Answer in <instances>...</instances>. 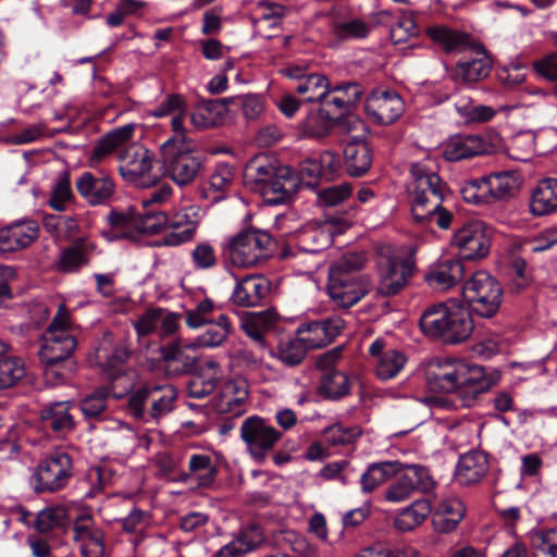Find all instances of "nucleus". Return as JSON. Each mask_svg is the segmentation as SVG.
Listing matches in <instances>:
<instances>
[{"mask_svg":"<svg viewBox=\"0 0 557 557\" xmlns=\"http://www.w3.org/2000/svg\"><path fill=\"white\" fill-rule=\"evenodd\" d=\"M161 153L165 173L178 186L190 185L202 170L201 160L194 153V145L174 147L171 141H165Z\"/></svg>","mask_w":557,"mask_h":557,"instance_id":"7","label":"nucleus"},{"mask_svg":"<svg viewBox=\"0 0 557 557\" xmlns=\"http://www.w3.org/2000/svg\"><path fill=\"white\" fill-rule=\"evenodd\" d=\"M488 470L487 457L482 451H470L460 457L455 478L461 485L480 482Z\"/></svg>","mask_w":557,"mask_h":557,"instance_id":"31","label":"nucleus"},{"mask_svg":"<svg viewBox=\"0 0 557 557\" xmlns=\"http://www.w3.org/2000/svg\"><path fill=\"white\" fill-rule=\"evenodd\" d=\"M371 29V24L362 18L354 17L334 23L332 33L338 40L349 41L367 38Z\"/></svg>","mask_w":557,"mask_h":557,"instance_id":"49","label":"nucleus"},{"mask_svg":"<svg viewBox=\"0 0 557 557\" xmlns=\"http://www.w3.org/2000/svg\"><path fill=\"white\" fill-rule=\"evenodd\" d=\"M176 397L177 393L173 385L150 387L151 417L160 419L171 412Z\"/></svg>","mask_w":557,"mask_h":557,"instance_id":"48","label":"nucleus"},{"mask_svg":"<svg viewBox=\"0 0 557 557\" xmlns=\"http://www.w3.org/2000/svg\"><path fill=\"white\" fill-rule=\"evenodd\" d=\"M369 354L373 359L374 373L382 381L397 376L407 362L403 351L388 348L382 338L375 339L370 345Z\"/></svg>","mask_w":557,"mask_h":557,"instance_id":"16","label":"nucleus"},{"mask_svg":"<svg viewBox=\"0 0 557 557\" xmlns=\"http://www.w3.org/2000/svg\"><path fill=\"white\" fill-rule=\"evenodd\" d=\"M307 350L299 337L281 341L275 350L269 349L273 357L287 367L300 364L307 355Z\"/></svg>","mask_w":557,"mask_h":557,"instance_id":"47","label":"nucleus"},{"mask_svg":"<svg viewBox=\"0 0 557 557\" xmlns=\"http://www.w3.org/2000/svg\"><path fill=\"white\" fill-rule=\"evenodd\" d=\"M38 236L35 222H17L0 230V251L13 252L28 247Z\"/></svg>","mask_w":557,"mask_h":557,"instance_id":"25","label":"nucleus"},{"mask_svg":"<svg viewBox=\"0 0 557 557\" xmlns=\"http://www.w3.org/2000/svg\"><path fill=\"white\" fill-rule=\"evenodd\" d=\"M465 275V268L460 260L449 259L440 263L425 275L430 286L446 290L458 284Z\"/></svg>","mask_w":557,"mask_h":557,"instance_id":"32","label":"nucleus"},{"mask_svg":"<svg viewBox=\"0 0 557 557\" xmlns=\"http://www.w3.org/2000/svg\"><path fill=\"white\" fill-rule=\"evenodd\" d=\"M319 389L326 398H341L349 393V379L342 371H329L322 374Z\"/></svg>","mask_w":557,"mask_h":557,"instance_id":"50","label":"nucleus"},{"mask_svg":"<svg viewBox=\"0 0 557 557\" xmlns=\"http://www.w3.org/2000/svg\"><path fill=\"white\" fill-rule=\"evenodd\" d=\"M73 329L71 311L62 302L40 337L39 357L46 364L47 375L54 372V366L67 360L76 349L77 339Z\"/></svg>","mask_w":557,"mask_h":557,"instance_id":"4","label":"nucleus"},{"mask_svg":"<svg viewBox=\"0 0 557 557\" xmlns=\"http://www.w3.org/2000/svg\"><path fill=\"white\" fill-rule=\"evenodd\" d=\"M297 189L296 178L292 176L286 166L278 170L265 185L257 191L269 205H278L287 201Z\"/></svg>","mask_w":557,"mask_h":557,"instance_id":"27","label":"nucleus"},{"mask_svg":"<svg viewBox=\"0 0 557 557\" xmlns=\"http://www.w3.org/2000/svg\"><path fill=\"white\" fill-rule=\"evenodd\" d=\"M129 357V349L126 343L116 339L111 332H104L97 347L94 359L97 366L102 369H114L123 364Z\"/></svg>","mask_w":557,"mask_h":557,"instance_id":"21","label":"nucleus"},{"mask_svg":"<svg viewBox=\"0 0 557 557\" xmlns=\"http://www.w3.org/2000/svg\"><path fill=\"white\" fill-rule=\"evenodd\" d=\"M95 248V244L85 238L76 240L61 252L57 263L58 269L62 272L78 271L89 263V256Z\"/></svg>","mask_w":557,"mask_h":557,"instance_id":"35","label":"nucleus"},{"mask_svg":"<svg viewBox=\"0 0 557 557\" xmlns=\"http://www.w3.org/2000/svg\"><path fill=\"white\" fill-rule=\"evenodd\" d=\"M269 349V345L244 344L234 352L233 358L237 366L257 370L263 364L265 351Z\"/></svg>","mask_w":557,"mask_h":557,"instance_id":"53","label":"nucleus"},{"mask_svg":"<svg viewBox=\"0 0 557 557\" xmlns=\"http://www.w3.org/2000/svg\"><path fill=\"white\" fill-rule=\"evenodd\" d=\"M114 471L107 465L95 466L87 470L85 479L90 486L88 495L95 496L113 482Z\"/></svg>","mask_w":557,"mask_h":557,"instance_id":"58","label":"nucleus"},{"mask_svg":"<svg viewBox=\"0 0 557 557\" xmlns=\"http://www.w3.org/2000/svg\"><path fill=\"white\" fill-rule=\"evenodd\" d=\"M120 525L136 547L147 537L148 530L152 525V515L147 510L133 508L125 518L120 520Z\"/></svg>","mask_w":557,"mask_h":557,"instance_id":"39","label":"nucleus"},{"mask_svg":"<svg viewBox=\"0 0 557 557\" xmlns=\"http://www.w3.org/2000/svg\"><path fill=\"white\" fill-rule=\"evenodd\" d=\"M215 310L214 302L206 298L197 304L194 309L186 311V324L191 329H198L206 324L212 323L213 312Z\"/></svg>","mask_w":557,"mask_h":557,"instance_id":"60","label":"nucleus"},{"mask_svg":"<svg viewBox=\"0 0 557 557\" xmlns=\"http://www.w3.org/2000/svg\"><path fill=\"white\" fill-rule=\"evenodd\" d=\"M425 380L434 392L456 393L465 407L474 406L478 397L491 387L483 368L460 360H431L425 368Z\"/></svg>","mask_w":557,"mask_h":557,"instance_id":"1","label":"nucleus"},{"mask_svg":"<svg viewBox=\"0 0 557 557\" xmlns=\"http://www.w3.org/2000/svg\"><path fill=\"white\" fill-rule=\"evenodd\" d=\"M170 216L168 227L172 231L168 233L163 243L165 246H180L190 242L198 228V214L195 208L189 207L174 212Z\"/></svg>","mask_w":557,"mask_h":557,"instance_id":"20","label":"nucleus"},{"mask_svg":"<svg viewBox=\"0 0 557 557\" xmlns=\"http://www.w3.org/2000/svg\"><path fill=\"white\" fill-rule=\"evenodd\" d=\"M109 391L107 387L97 388L86 396L81 404L82 412L86 418H100L107 410Z\"/></svg>","mask_w":557,"mask_h":557,"instance_id":"56","label":"nucleus"},{"mask_svg":"<svg viewBox=\"0 0 557 557\" xmlns=\"http://www.w3.org/2000/svg\"><path fill=\"white\" fill-rule=\"evenodd\" d=\"M221 379V371L215 361H209L199 373L193 375L187 384L188 395L201 399L210 395Z\"/></svg>","mask_w":557,"mask_h":557,"instance_id":"33","label":"nucleus"},{"mask_svg":"<svg viewBox=\"0 0 557 557\" xmlns=\"http://www.w3.org/2000/svg\"><path fill=\"white\" fill-rule=\"evenodd\" d=\"M492 69V61L483 49H476L474 55L459 61L451 77L455 82L460 83H476L490 74Z\"/></svg>","mask_w":557,"mask_h":557,"instance_id":"26","label":"nucleus"},{"mask_svg":"<svg viewBox=\"0 0 557 557\" xmlns=\"http://www.w3.org/2000/svg\"><path fill=\"white\" fill-rule=\"evenodd\" d=\"M454 306L440 302L429 306L420 318L421 331L429 337L438 339L442 329L450 314Z\"/></svg>","mask_w":557,"mask_h":557,"instance_id":"41","label":"nucleus"},{"mask_svg":"<svg viewBox=\"0 0 557 557\" xmlns=\"http://www.w3.org/2000/svg\"><path fill=\"white\" fill-rule=\"evenodd\" d=\"M134 124L117 127L98 139L88 157L91 168L107 160L115 150L132 140L134 136Z\"/></svg>","mask_w":557,"mask_h":557,"instance_id":"23","label":"nucleus"},{"mask_svg":"<svg viewBox=\"0 0 557 557\" xmlns=\"http://www.w3.org/2000/svg\"><path fill=\"white\" fill-rule=\"evenodd\" d=\"M119 160L121 162L119 172L125 181L137 183L147 177V182L144 181L143 184L148 183L149 172L152 168V157L149 150L133 145L119 153Z\"/></svg>","mask_w":557,"mask_h":557,"instance_id":"17","label":"nucleus"},{"mask_svg":"<svg viewBox=\"0 0 557 557\" xmlns=\"http://www.w3.org/2000/svg\"><path fill=\"white\" fill-rule=\"evenodd\" d=\"M530 212L533 216H545L557 212V178H544L531 193Z\"/></svg>","mask_w":557,"mask_h":557,"instance_id":"30","label":"nucleus"},{"mask_svg":"<svg viewBox=\"0 0 557 557\" xmlns=\"http://www.w3.org/2000/svg\"><path fill=\"white\" fill-rule=\"evenodd\" d=\"M224 106L218 100L197 103L190 113L191 125L199 131L214 127L222 123Z\"/></svg>","mask_w":557,"mask_h":557,"instance_id":"40","label":"nucleus"},{"mask_svg":"<svg viewBox=\"0 0 557 557\" xmlns=\"http://www.w3.org/2000/svg\"><path fill=\"white\" fill-rule=\"evenodd\" d=\"M270 292L269 281L261 275H247L235 286L232 301L239 307H256Z\"/></svg>","mask_w":557,"mask_h":557,"instance_id":"24","label":"nucleus"},{"mask_svg":"<svg viewBox=\"0 0 557 557\" xmlns=\"http://www.w3.org/2000/svg\"><path fill=\"white\" fill-rule=\"evenodd\" d=\"M283 166L277 165L275 160L267 156H259L251 159L244 170V184L251 191L257 193L273 176L278 173Z\"/></svg>","mask_w":557,"mask_h":557,"instance_id":"29","label":"nucleus"},{"mask_svg":"<svg viewBox=\"0 0 557 557\" xmlns=\"http://www.w3.org/2000/svg\"><path fill=\"white\" fill-rule=\"evenodd\" d=\"M295 91L307 102L321 101L329 91V81L320 73H310L294 86Z\"/></svg>","mask_w":557,"mask_h":557,"instance_id":"45","label":"nucleus"},{"mask_svg":"<svg viewBox=\"0 0 557 557\" xmlns=\"http://www.w3.org/2000/svg\"><path fill=\"white\" fill-rule=\"evenodd\" d=\"M246 397L247 391L244 387V383L226 382L221 392L220 409L222 411H231L233 407L239 406Z\"/></svg>","mask_w":557,"mask_h":557,"instance_id":"63","label":"nucleus"},{"mask_svg":"<svg viewBox=\"0 0 557 557\" xmlns=\"http://www.w3.org/2000/svg\"><path fill=\"white\" fill-rule=\"evenodd\" d=\"M364 110L373 123L389 125L403 115L405 102L394 90L376 89L367 97Z\"/></svg>","mask_w":557,"mask_h":557,"instance_id":"12","label":"nucleus"},{"mask_svg":"<svg viewBox=\"0 0 557 557\" xmlns=\"http://www.w3.org/2000/svg\"><path fill=\"white\" fill-rule=\"evenodd\" d=\"M492 145L480 135L455 136L443 147V156L447 161L456 162L463 159L488 153Z\"/></svg>","mask_w":557,"mask_h":557,"instance_id":"19","label":"nucleus"},{"mask_svg":"<svg viewBox=\"0 0 557 557\" xmlns=\"http://www.w3.org/2000/svg\"><path fill=\"white\" fill-rule=\"evenodd\" d=\"M531 547L534 557H557V528L533 532Z\"/></svg>","mask_w":557,"mask_h":557,"instance_id":"54","label":"nucleus"},{"mask_svg":"<svg viewBox=\"0 0 557 557\" xmlns=\"http://www.w3.org/2000/svg\"><path fill=\"white\" fill-rule=\"evenodd\" d=\"M490 203L506 201L513 198L519 190L517 176L511 172H499L484 176Z\"/></svg>","mask_w":557,"mask_h":557,"instance_id":"34","label":"nucleus"},{"mask_svg":"<svg viewBox=\"0 0 557 557\" xmlns=\"http://www.w3.org/2000/svg\"><path fill=\"white\" fill-rule=\"evenodd\" d=\"M345 322L339 317L301 324L297 335L307 349H315L331 344L343 331Z\"/></svg>","mask_w":557,"mask_h":557,"instance_id":"15","label":"nucleus"},{"mask_svg":"<svg viewBox=\"0 0 557 557\" xmlns=\"http://www.w3.org/2000/svg\"><path fill=\"white\" fill-rule=\"evenodd\" d=\"M364 262L363 252L348 251L331 264L327 292L336 306L350 308L369 294L370 284L356 274Z\"/></svg>","mask_w":557,"mask_h":557,"instance_id":"2","label":"nucleus"},{"mask_svg":"<svg viewBox=\"0 0 557 557\" xmlns=\"http://www.w3.org/2000/svg\"><path fill=\"white\" fill-rule=\"evenodd\" d=\"M26 374V366L22 358L5 356L0 359V389L15 386Z\"/></svg>","mask_w":557,"mask_h":557,"instance_id":"51","label":"nucleus"},{"mask_svg":"<svg viewBox=\"0 0 557 557\" xmlns=\"http://www.w3.org/2000/svg\"><path fill=\"white\" fill-rule=\"evenodd\" d=\"M69 410V401H57L45 406L40 412L45 428L55 433H67L72 431L74 421Z\"/></svg>","mask_w":557,"mask_h":557,"instance_id":"38","label":"nucleus"},{"mask_svg":"<svg viewBox=\"0 0 557 557\" xmlns=\"http://www.w3.org/2000/svg\"><path fill=\"white\" fill-rule=\"evenodd\" d=\"M401 469V462L384 461L369 466L361 476V486L364 492H372L377 486L396 475Z\"/></svg>","mask_w":557,"mask_h":557,"instance_id":"43","label":"nucleus"},{"mask_svg":"<svg viewBox=\"0 0 557 557\" xmlns=\"http://www.w3.org/2000/svg\"><path fill=\"white\" fill-rule=\"evenodd\" d=\"M431 512L432 506L429 500H417L397 515L394 525L401 532L412 531L422 524Z\"/></svg>","mask_w":557,"mask_h":557,"instance_id":"42","label":"nucleus"},{"mask_svg":"<svg viewBox=\"0 0 557 557\" xmlns=\"http://www.w3.org/2000/svg\"><path fill=\"white\" fill-rule=\"evenodd\" d=\"M283 433L271 425L265 419L251 416L240 425V438L251 458L263 462L268 454L282 440Z\"/></svg>","mask_w":557,"mask_h":557,"instance_id":"9","label":"nucleus"},{"mask_svg":"<svg viewBox=\"0 0 557 557\" xmlns=\"http://www.w3.org/2000/svg\"><path fill=\"white\" fill-rule=\"evenodd\" d=\"M414 260L411 257L381 253L377 260L379 285L377 292L383 296L398 294L408 283L414 271Z\"/></svg>","mask_w":557,"mask_h":557,"instance_id":"11","label":"nucleus"},{"mask_svg":"<svg viewBox=\"0 0 557 557\" xmlns=\"http://www.w3.org/2000/svg\"><path fill=\"white\" fill-rule=\"evenodd\" d=\"M361 89L358 84H347L333 89L327 104H333L339 111L347 110L360 98Z\"/></svg>","mask_w":557,"mask_h":557,"instance_id":"59","label":"nucleus"},{"mask_svg":"<svg viewBox=\"0 0 557 557\" xmlns=\"http://www.w3.org/2000/svg\"><path fill=\"white\" fill-rule=\"evenodd\" d=\"M44 230L57 239L67 240L79 231L78 221L63 214H46L42 218Z\"/></svg>","mask_w":557,"mask_h":557,"instance_id":"44","label":"nucleus"},{"mask_svg":"<svg viewBox=\"0 0 557 557\" xmlns=\"http://www.w3.org/2000/svg\"><path fill=\"white\" fill-rule=\"evenodd\" d=\"M347 173L359 177L364 175L372 164V152L364 141H350L344 149Z\"/></svg>","mask_w":557,"mask_h":557,"instance_id":"36","label":"nucleus"},{"mask_svg":"<svg viewBox=\"0 0 557 557\" xmlns=\"http://www.w3.org/2000/svg\"><path fill=\"white\" fill-rule=\"evenodd\" d=\"M324 435L330 445H349L361 435V429L358 425L346 426L336 423L325 429Z\"/></svg>","mask_w":557,"mask_h":557,"instance_id":"57","label":"nucleus"},{"mask_svg":"<svg viewBox=\"0 0 557 557\" xmlns=\"http://www.w3.org/2000/svg\"><path fill=\"white\" fill-rule=\"evenodd\" d=\"M428 36L447 53L463 51L470 47V36L445 25L432 26L426 29Z\"/></svg>","mask_w":557,"mask_h":557,"instance_id":"37","label":"nucleus"},{"mask_svg":"<svg viewBox=\"0 0 557 557\" xmlns=\"http://www.w3.org/2000/svg\"><path fill=\"white\" fill-rule=\"evenodd\" d=\"M232 332V323L226 314H220L207 329L206 332L196 338L198 347H216L222 345Z\"/></svg>","mask_w":557,"mask_h":557,"instance_id":"46","label":"nucleus"},{"mask_svg":"<svg viewBox=\"0 0 557 557\" xmlns=\"http://www.w3.org/2000/svg\"><path fill=\"white\" fill-rule=\"evenodd\" d=\"M332 125V119L321 110L307 116L304 122V132L311 137H323L330 132Z\"/></svg>","mask_w":557,"mask_h":557,"instance_id":"64","label":"nucleus"},{"mask_svg":"<svg viewBox=\"0 0 557 557\" xmlns=\"http://www.w3.org/2000/svg\"><path fill=\"white\" fill-rule=\"evenodd\" d=\"M460 194L462 199L468 203L490 205V198L484 176L480 180H471L466 182L460 189Z\"/></svg>","mask_w":557,"mask_h":557,"instance_id":"62","label":"nucleus"},{"mask_svg":"<svg viewBox=\"0 0 557 557\" xmlns=\"http://www.w3.org/2000/svg\"><path fill=\"white\" fill-rule=\"evenodd\" d=\"M410 175L408 193L411 212L417 222H425L441 209L447 186L425 163H412Z\"/></svg>","mask_w":557,"mask_h":557,"instance_id":"3","label":"nucleus"},{"mask_svg":"<svg viewBox=\"0 0 557 557\" xmlns=\"http://www.w3.org/2000/svg\"><path fill=\"white\" fill-rule=\"evenodd\" d=\"M396 475V481L385 491L386 500L392 503L408 499L414 491L431 492L436 485L430 470L421 465L401 463V469Z\"/></svg>","mask_w":557,"mask_h":557,"instance_id":"10","label":"nucleus"},{"mask_svg":"<svg viewBox=\"0 0 557 557\" xmlns=\"http://www.w3.org/2000/svg\"><path fill=\"white\" fill-rule=\"evenodd\" d=\"M190 259L195 270H210L218 264L216 251L209 242L198 243L190 251Z\"/></svg>","mask_w":557,"mask_h":557,"instance_id":"61","label":"nucleus"},{"mask_svg":"<svg viewBox=\"0 0 557 557\" xmlns=\"http://www.w3.org/2000/svg\"><path fill=\"white\" fill-rule=\"evenodd\" d=\"M341 220L330 216L319 224L307 225L298 233L299 246L309 252H318L333 242V232Z\"/></svg>","mask_w":557,"mask_h":557,"instance_id":"22","label":"nucleus"},{"mask_svg":"<svg viewBox=\"0 0 557 557\" xmlns=\"http://www.w3.org/2000/svg\"><path fill=\"white\" fill-rule=\"evenodd\" d=\"M462 297L476 314L492 318L499 310L503 288L490 273L478 271L465 282Z\"/></svg>","mask_w":557,"mask_h":557,"instance_id":"6","label":"nucleus"},{"mask_svg":"<svg viewBox=\"0 0 557 557\" xmlns=\"http://www.w3.org/2000/svg\"><path fill=\"white\" fill-rule=\"evenodd\" d=\"M274 245L268 232L248 228L231 237L223 252L234 267L247 269L265 262L272 256Z\"/></svg>","mask_w":557,"mask_h":557,"instance_id":"5","label":"nucleus"},{"mask_svg":"<svg viewBox=\"0 0 557 557\" xmlns=\"http://www.w3.org/2000/svg\"><path fill=\"white\" fill-rule=\"evenodd\" d=\"M216 475L218 466L210 455L193 454L188 459L187 469L180 473L176 481L194 488H208L213 485Z\"/></svg>","mask_w":557,"mask_h":557,"instance_id":"18","label":"nucleus"},{"mask_svg":"<svg viewBox=\"0 0 557 557\" xmlns=\"http://www.w3.org/2000/svg\"><path fill=\"white\" fill-rule=\"evenodd\" d=\"M75 186L79 196L91 207L106 206L115 195V183L104 172H84Z\"/></svg>","mask_w":557,"mask_h":557,"instance_id":"14","label":"nucleus"},{"mask_svg":"<svg viewBox=\"0 0 557 557\" xmlns=\"http://www.w3.org/2000/svg\"><path fill=\"white\" fill-rule=\"evenodd\" d=\"M451 244L458 248L461 258L467 260L485 257L491 247V237L480 221L460 227L453 236Z\"/></svg>","mask_w":557,"mask_h":557,"instance_id":"13","label":"nucleus"},{"mask_svg":"<svg viewBox=\"0 0 557 557\" xmlns=\"http://www.w3.org/2000/svg\"><path fill=\"white\" fill-rule=\"evenodd\" d=\"M473 332V321L466 310L453 307L450 314L442 329L438 341L456 345L469 339Z\"/></svg>","mask_w":557,"mask_h":557,"instance_id":"28","label":"nucleus"},{"mask_svg":"<svg viewBox=\"0 0 557 557\" xmlns=\"http://www.w3.org/2000/svg\"><path fill=\"white\" fill-rule=\"evenodd\" d=\"M73 475L71 457L64 451H53L37 465L32 482L35 492H57L62 490Z\"/></svg>","mask_w":557,"mask_h":557,"instance_id":"8","label":"nucleus"},{"mask_svg":"<svg viewBox=\"0 0 557 557\" xmlns=\"http://www.w3.org/2000/svg\"><path fill=\"white\" fill-rule=\"evenodd\" d=\"M66 510L63 507H47L40 510L35 520L34 528L40 533H47L63 523Z\"/></svg>","mask_w":557,"mask_h":557,"instance_id":"55","label":"nucleus"},{"mask_svg":"<svg viewBox=\"0 0 557 557\" xmlns=\"http://www.w3.org/2000/svg\"><path fill=\"white\" fill-rule=\"evenodd\" d=\"M459 116L465 123H484L491 121L496 111L490 106L473 104L472 101L460 99L455 103Z\"/></svg>","mask_w":557,"mask_h":557,"instance_id":"52","label":"nucleus"}]
</instances>
